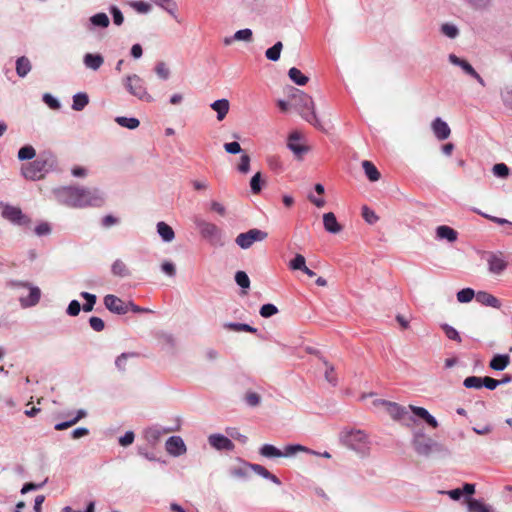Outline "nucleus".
Here are the masks:
<instances>
[{"label":"nucleus","instance_id":"nucleus-1","mask_svg":"<svg viewBox=\"0 0 512 512\" xmlns=\"http://www.w3.org/2000/svg\"><path fill=\"white\" fill-rule=\"evenodd\" d=\"M340 440L344 446L354 451L361 458L370 454L371 442L368 435L362 430H344L340 434Z\"/></svg>","mask_w":512,"mask_h":512},{"label":"nucleus","instance_id":"nucleus-2","mask_svg":"<svg viewBox=\"0 0 512 512\" xmlns=\"http://www.w3.org/2000/svg\"><path fill=\"white\" fill-rule=\"evenodd\" d=\"M292 107L304 120L316 127L318 126L319 121L310 96L299 89L292 88Z\"/></svg>","mask_w":512,"mask_h":512},{"label":"nucleus","instance_id":"nucleus-3","mask_svg":"<svg viewBox=\"0 0 512 512\" xmlns=\"http://www.w3.org/2000/svg\"><path fill=\"white\" fill-rule=\"evenodd\" d=\"M259 452L263 457H267V458L291 457V456H294L298 452H306V453H310V454H313L316 456L319 455L318 452L310 450L309 448L299 445V444L287 445L284 447L283 450H280L271 444H264L260 448Z\"/></svg>","mask_w":512,"mask_h":512},{"label":"nucleus","instance_id":"nucleus-4","mask_svg":"<svg viewBox=\"0 0 512 512\" xmlns=\"http://www.w3.org/2000/svg\"><path fill=\"white\" fill-rule=\"evenodd\" d=\"M58 202L70 207L81 208V188L61 187L55 190Z\"/></svg>","mask_w":512,"mask_h":512},{"label":"nucleus","instance_id":"nucleus-5","mask_svg":"<svg viewBox=\"0 0 512 512\" xmlns=\"http://www.w3.org/2000/svg\"><path fill=\"white\" fill-rule=\"evenodd\" d=\"M412 445L417 454L425 457L429 456L434 449L439 448V444L436 441L421 431L414 433Z\"/></svg>","mask_w":512,"mask_h":512},{"label":"nucleus","instance_id":"nucleus-6","mask_svg":"<svg viewBox=\"0 0 512 512\" xmlns=\"http://www.w3.org/2000/svg\"><path fill=\"white\" fill-rule=\"evenodd\" d=\"M127 90L140 100L151 102L153 97L147 92L143 80L136 74L128 76L125 81Z\"/></svg>","mask_w":512,"mask_h":512},{"label":"nucleus","instance_id":"nucleus-7","mask_svg":"<svg viewBox=\"0 0 512 512\" xmlns=\"http://www.w3.org/2000/svg\"><path fill=\"white\" fill-rule=\"evenodd\" d=\"M287 147L294 153L298 160L310 151V146L303 142V135L299 131H293L287 142Z\"/></svg>","mask_w":512,"mask_h":512},{"label":"nucleus","instance_id":"nucleus-8","mask_svg":"<svg viewBox=\"0 0 512 512\" xmlns=\"http://www.w3.org/2000/svg\"><path fill=\"white\" fill-rule=\"evenodd\" d=\"M47 160L42 158L22 166V174L26 179L39 180L43 178L46 171Z\"/></svg>","mask_w":512,"mask_h":512},{"label":"nucleus","instance_id":"nucleus-9","mask_svg":"<svg viewBox=\"0 0 512 512\" xmlns=\"http://www.w3.org/2000/svg\"><path fill=\"white\" fill-rule=\"evenodd\" d=\"M267 236H268V234L266 232L254 228V229H250L249 231H247L245 233H240L236 237L235 242L242 249H248L253 245L254 242L263 241L267 238Z\"/></svg>","mask_w":512,"mask_h":512},{"label":"nucleus","instance_id":"nucleus-10","mask_svg":"<svg viewBox=\"0 0 512 512\" xmlns=\"http://www.w3.org/2000/svg\"><path fill=\"white\" fill-rule=\"evenodd\" d=\"M196 226L203 238L209 240L212 244L220 243L221 230L215 224L205 220H197Z\"/></svg>","mask_w":512,"mask_h":512},{"label":"nucleus","instance_id":"nucleus-11","mask_svg":"<svg viewBox=\"0 0 512 512\" xmlns=\"http://www.w3.org/2000/svg\"><path fill=\"white\" fill-rule=\"evenodd\" d=\"M81 207L94 206L100 207L104 203V198L101 192L97 189H84L81 188Z\"/></svg>","mask_w":512,"mask_h":512},{"label":"nucleus","instance_id":"nucleus-12","mask_svg":"<svg viewBox=\"0 0 512 512\" xmlns=\"http://www.w3.org/2000/svg\"><path fill=\"white\" fill-rule=\"evenodd\" d=\"M104 305L110 312L119 315L126 314L129 311V302L126 303L112 294H108L104 297Z\"/></svg>","mask_w":512,"mask_h":512},{"label":"nucleus","instance_id":"nucleus-13","mask_svg":"<svg viewBox=\"0 0 512 512\" xmlns=\"http://www.w3.org/2000/svg\"><path fill=\"white\" fill-rule=\"evenodd\" d=\"M488 270L494 275L502 274L507 266L508 262L502 257L501 253H489L487 257Z\"/></svg>","mask_w":512,"mask_h":512},{"label":"nucleus","instance_id":"nucleus-14","mask_svg":"<svg viewBox=\"0 0 512 512\" xmlns=\"http://www.w3.org/2000/svg\"><path fill=\"white\" fill-rule=\"evenodd\" d=\"M449 61L456 66L461 67V69L469 76L474 78L481 86H485V81L483 78L477 73V71L468 63L466 60L459 58L455 54L449 55Z\"/></svg>","mask_w":512,"mask_h":512},{"label":"nucleus","instance_id":"nucleus-15","mask_svg":"<svg viewBox=\"0 0 512 512\" xmlns=\"http://www.w3.org/2000/svg\"><path fill=\"white\" fill-rule=\"evenodd\" d=\"M2 215L7 220L18 225H28L30 223V219L18 207L6 206L3 209Z\"/></svg>","mask_w":512,"mask_h":512},{"label":"nucleus","instance_id":"nucleus-16","mask_svg":"<svg viewBox=\"0 0 512 512\" xmlns=\"http://www.w3.org/2000/svg\"><path fill=\"white\" fill-rule=\"evenodd\" d=\"M431 129L434 133V136L439 141L446 140L447 138H449V136L451 134V129H450L449 125L444 120H442L440 117H436L432 121Z\"/></svg>","mask_w":512,"mask_h":512},{"label":"nucleus","instance_id":"nucleus-17","mask_svg":"<svg viewBox=\"0 0 512 512\" xmlns=\"http://www.w3.org/2000/svg\"><path fill=\"white\" fill-rule=\"evenodd\" d=\"M209 444L219 451H232L235 447L234 443L226 436L221 434H212L208 438Z\"/></svg>","mask_w":512,"mask_h":512},{"label":"nucleus","instance_id":"nucleus-18","mask_svg":"<svg viewBox=\"0 0 512 512\" xmlns=\"http://www.w3.org/2000/svg\"><path fill=\"white\" fill-rule=\"evenodd\" d=\"M375 403L381 404L386 407L387 412L395 420H401L407 414L405 407L386 400H377Z\"/></svg>","mask_w":512,"mask_h":512},{"label":"nucleus","instance_id":"nucleus-19","mask_svg":"<svg viewBox=\"0 0 512 512\" xmlns=\"http://www.w3.org/2000/svg\"><path fill=\"white\" fill-rule=\"evenodd\" d=\"M166 451L174 456H179L186 451L183 440L178 436H171L165 444Z\"/></svg>","mask_w":512,"mask_h":512},{"label":"nucleus","instance_id":"nucleus-20","mask_svg":"<svg viewBox=\"0 0 512 512\" xmlns=\"http://www.w3.org/2000/svg\"><path fill=\"white\" fill-rule=\"evenodd\" d=\"M322 223L325 230L332 234H338L342 231V225L337 221L334 213L328 212L322 215Z\"/></svg>","mask_w":512,"mask_h":512},{"label":"nucleus","instance_id":"nucleus-21","mask_svg":"<svg viewBox=\"0 0 512 512\" xmlns=\"http://www.w3.org/2000/svg\"><path fill=\"white\" fill-rule=\"evenodd\" d=\"M409 409L415 416L424 420L430 427L437 428L439 426L437 419L431 415L427 409L414 405H410Z\"/></svg>","mask_w":512,"mask_h":512},{"label":"nucleus","instance_id":"nucleus-22","mask_svg":"<svg viewBox=\"0 0 512 512\" xmlns=\"http://www.w3.org/2000/svg\"><path fill=\"white\" fill-rule=\"evenodd\" d=\"M476 301L481 305L499 309L501 307V301L494 295L486 292L479 291L476 293Z\"/></svg>","mask_w":512,"mask_h":512},{"label":"nucleus","instance_id":"nucleus-23","mask_svg":"<svg viewBox=\"0 0 512 512\" xmlns=\"http://www.w3.org/2000/svg\"><path fill=\"white\" fill-rule=\"evenodd\" d=\"M436 237L453 243L458 238V232L447 225H441L436 228Z\"/></svg>","mask_w":512,"mask_h":512},{"label":"nucleus","instance_id":"nucleus-24","mask_svg":"<svg viewBox=\"0 0 512 512\" xmlns=\"http://www.w3.org/2000/svg\"><path fill=\"white\" fill-rule=\"evenodd\" d=\"M510 364V356L508 354H496L490 360L489 367L496 371H503Z\"/></svg>","mask_w":512,"mask_h":512},{"label":"nucleus","instance_id":"nucleus-25","mask_svg":"<svg viewBox=\"0 0 512 512\" xmlns=\"http://www.w3.org/2000/svg\"><path fill=\"white\" fill-rule=\"evenodd\" d=\"M211 108L217 113V119L222 121L229 112L230 103L227 99H219L211 104Z\"/></svg>","mask_w":512,"mask_h":512},{"label":"nucleus","instance_id":"nucleus-26","mask_svg":"<svg viewBox=\"0 0 512 512\" xmlns=\"http://www.w3.org/2000/svg\"><path fill=\"white\" fill-rule=\"evenodd\" d=\"M41 296V291L38 287H30L29 286V294L27 297H22L20 299L23 307H31L36 305Z\"/></svg>","mask_w":512,"mask_h":512},{"label":"nucleus","instance_id":"nucleus-27","mask_svg":"<svg viewBox=\"0 0 512 512\" xmlns=\"http://www.w3.org/2000/svg\"><path fill=\"white\" fill-rule=\"evenodd\" d=\"M467 508L468 512H495L492 506L474 498L468 499Z\"/></svg>","mask_w":512,"mask_h":512},{"label":"nucleus","instance_id":"nucleus-28","mask_svg":"<svg viewBox=\"0 0 512 512\" xmlns=\"http://www.w3.org/2000/svg\"><path fill=\"white\" fill-rule=\"evenodd\" d=\"M83 61L87 68L96 71L102 66L104 59L100 54L87 53Z\"/></svg>","mask_w":512,"mask_h":512},{"label":"nucleus","instance_id":"nucleus-29","mask_svg":"<svg viewBox=\"0 0 512 512\" xmlns=\"http://www.w3.org/2000/svg\"><path fill=\"white\" fill-rule=\"evenodd\" d=\"M362 167L364 169L365 175L370 181L375 182L380 179V172L372 162L364 160L362 162Z\"/></svg>","mask_w":512,"mask_h":512},{"label":"nucleus","instance_id":"nucleus-30","mask_svg":"<svg viewBox=\"0 0 512 512\" xmlns=\"http://www.w3.org/2000/svg\"><path fill=\"white\" fill-rule=\"evenodd\" d=\"M230 474L236 478H246L250 474V463L241 462L230 468Z\"/></svg>","mask_w":512,"mask_h":512},{"label":"nucleus","instance_id":"nucleus-31","mask_svg":"<svg viewBox=\"0 0 512 512\" xmlns=\"http://www.w3.org/2000/svg\"><path fill=\"white\" fill-rule=\"evenodd\" d=\"M31 63L30 60L21 56L16 61V72L19 77H25L31 71Z\"/></svg>","mask_w":512,"mask_h":512},{"label":"nucleus","instance_id":"nucleus-32","mask_svg":"<svg viewBox=\"0 0 512 512\" xmlns=\"http://www.w3.org/2000/svg\"><path fill=\"white\" fill-rule=\"evenodd\" d=\"M157 232L166 242H171L175 237L173 229L165 222H159L157 224Z\"/></svg>","mask_w":512,"mask_h":512},{"label":"nucleus","instance_id":"nucleus-33","mask_svg":"<svg viewBox=\"0 0 512 512\" xmlns=\"http://www.w3.org/2000/svg\"><path fill=\"white\" fill-rule=\"evenodd\" d=\"M112 274L117 277H127L130 275V271L127 265L120 259L114 261L111 267Z\"/></svg>","mask_w":512,"mask_h":512},{"label":"nucleus","instance_id":"nucleus-34","mask_svg":"<svg viewBox=\"0 0 512 512\" xmlns=\"http://www.w3.org/2000/svg\"><path fill=\"white\" fill-rule=\"evenodd\" d=\"M251 470L254 471L255 473H257L258 475L271 480L272 482H274L276 484H280L279 479L275 475L270 473L264 466H262L260 464H250V471Z\"/></svg>","mask_w":512,"mask_h":512},{"label":"nucleus","instance_id":"nucleus-35","mask_svg":"<svg viewBox=\"0 0 512 512\" xmlns=\"http://www.w3.org/2000/svg\"><path fill=\"white\" fill-rule=\"evenodd\" d=\"M289 78L297 85L303 86L308 82V77L305 76L298 68L292 67L288 71Z\"/></svg>","mask_w":512,"mask_h":512},{"label":"nucleus","instance_id":"nucleus-36","mask_svg":"<svg viewBox=\"0 0 512 512\" xmlns=\"http://www.w3.org/2000/svg\"><path fill=\"white\" fill-rule=\"evenodd\" d=\"M224 328L227 330H230V331H235V332H249V333L257 332L256 328H254L248 324H243V323L228 322V323L224 324Z\"/></svg>","mask_w":512,"mask_h":512},{"label":"nucleus","instance_id":"nucleus-37","mask_svg":"<svg viewBox=\"0 0 512 512\" xmlns=\"http://www.w3.org/2000/svg\"><path fill=\"white\" fill-rule=\"evenodd\" d=\"M89 103V98L86 93H77L73 96L72 108L75 111H81Z\"/></svg>","mask_w":512,"mask_h":512},{"label":"nucleus","instance_id":"nucleus-38","mask_svg":"<svg viewBox=\"0 0 512 512\" xmlns=\"http://www.w3.org/2000/svg\"><path fill=\"white\" fill-rule=\"evenodd\" d=\"M283 49L281 41L276 42L272 47L268 48L265 52V56L268 60L278 61Z\"/></svg>","mask_w":512,"mask_h":512},{"label":"nucleus","instance_id":"nucleus-39","mask_svg":"<svg viewBox=\"0 0 512 512\" xmlns=\"http://www.w3.org/2000/svg\"><path fill=\"white\" fill-rule=\"evenodd\" d=\"M325 365V380L332 386L335 387L338 384V375L335 371V368L327 362H324Z\"/></svg>","mask_w":512,"mask_h":512},{"label":"nucleus","instance_id":"nucleus-40","mask_svg":"<svg viewBox=\"0 0 512 512\" xmlns=\"http://www.w3.org/2000/svg\"><path fill=\"white\" fill-rule=\"evenodd\" d=\"M85 416L86 412L84 410H79L77 412V415L73 419L56 424L55 429L58 431L68 429L69 427L75 425L80 419L84 418Z\"/></svg>","mask_w":512,"mask_h":512},{"label":"nucleus","instance_id":"nucleus-41","mask_svg":"<svg viewBox=\"0 0 512 512\" xmlns=\"http://www.w3.org/2000/svg\"><path fill=\"white\" fill-rule=\"evenodd\" d=\"M441 329L443 330V332L445 333V335L448 339L456 341L458 343H460L462 341V338H461L459 332L454 327L450 326L449 324H446V323L442 324Z\"/></svg>","mask_w":512,"mask_h":512},{"label":"nucleus","instance_id":"nucleus-42","mask_svg":"<svg viewBox=\"0 0 512 512\" xmlns=\"http://www.w3.org/2000/svg\"><path fill=\"white\" fill-rule=\"evenodd\" d=\"M463 385L468 389H480L483 387V377L469 376L465 378Z\"/></svg>","mask_w":512,"mask_h":512},{"label":"nucleus","instance_id":"nucleus-43","mask_svg":"<svg viewBox=\"0 0 512 512\" xmlns=\"http://www.w3.org/2000/svg\"><path fill=\"white\" fill-rule=\"evenodd\" d=\"M474 297L476 298V294L472 288H464L457 293V300L460 303H468Z\"/></svg>","mask_w":512,"mask_h":512},{"label":"nucleus","instance_id":"nucleus-44","mask_svg":"<svg viewBox=\"0 0 512 512\" xmlns=\"http://www.w3.org/2000/svg\"><path fill=\"white\" fill-rule=\"evenodd\" d=\"M36 155L35 149L31 145H26L20 148L18 151L19 160H30L33 159Z\"/></svg>","mask_w":512,"mask_h":512},{"label":"nucleus","instance_id":"nucleus-45","mask_svg":"<svg viewBox=\"0 0 512 512\" xmlns=\"http://www.w3.org/2000/svg\"><path fill=\"white\" fill-rule=\"evenodd\" d=\"M116 122L128 129H135L139 126L140 122L137 118L117 117Z\"/></svg>","mask_w":512,"mask_h":512},{"label":"nucleus","instance_id":"nucleus-46","mask_svg":"<svg viewBox=\"0 0 512 512\" xmlns=\"http://www.w3.org/2000/svg\"><path fill=\"white\" fill-rule=\"evenodd\" d=\"M441 32L450 39L458 36L459 30L454 24L445 23L441 26Z\"/></svg>","mask_w":512,"mask_h":512},{"label":"nucleus","instance_id":"nucleus-47","mask_svg":"<svg viewBox=\"0 0 512 512\" xmlns=\"http://www.w3.org/2000/svg\"><path fill=\"white\" fill-rule=\"evenodd\" d=\"M90 21L95 26L107 27L109 25V18L105 13L95 14L90 18Z\"/></svg>","mask_w":512,"mask_h":512},{"label":"nucleus","instance_id":"nucleus-48","mask_svg":"<svg viewBox=\"0 0 512 512\" xmlns=\"http://www.w3.org/2000/svg\"><path fill=\"white\" fill-rule=\"evenodd\" d=\"M81 296L86 300V303L83 305V310L85 312L92 311L93 307L96 303V296L94 294H90L88 292H82Z\"/></svg>","mask_w":512,"mask_h":512},{"label":"nucleus","instance_id":"nucleus-49","mask_svg":"<svg viewBox=\"0 0 512 512\" xmlns=\"http://www.w3.org/2000/svg\"><path fill=\"white\" fill-rule=\"evenodd\" d=\"M470 7L476 10H484L488 8L492 2V0H463Z\"/></svg>","mask_w":512,"mask_h":512},{"label":"nucleus","instance_id":"nucleus-50","mask_svg":"<svg viewBox=\"0 0 512 512\" xmlns=\"http://www.w3.org/2000/svg\"><path fill=\"white\" fill-rule=\"evenodd\" d=\"M493 174L499 178H505L509 175V168L505 163H497L492 168Z\"/></svg>","mask_w":512,"mask_h":512},{"label":"nucleus","instance_id":"nucleus-51","mask_svg":"<svg viewBox=\"0 0 512 512\" xmlns=\"http://www.w3.org/2000/svg\"><path fill=\"white\" fill-rule=\"evenodd\" d=\"M235 281L241 288L247 289L250 286V279L244 271L236 272Z\"/></svg>","mask_w":512,"mask_h":512},{"label":"nucleus","instance_id":"nucleus-52","mask_svg":"<svg viewBox=\"0 0 512 512\" xmlns=\"http://www.w3.org/2000/svg\"><path fill=\"white\" fill-rule=\"evenodd\" d=\"M250 156L247 155V154H243L241 157H240V162L239 164L237 165V170L242 173V174H246L249 172L250 170Z\"/></svg>","mask_w":512,"mask_h":512},{"label":"nucleus","instance_id":"nucleus-53","mask_svg":"<svg viewBox=\"0 0 512 512\" xmlns=\"http://www.w3.org/2000/svg\"><path fill=\"white\" fill-rule=\"evenodd\" d=\"M278 313V308L274 305V304H264L261 308H260V315L263 317V318H268V317H271L275 314Z\"/></svg>","mask_w":512,"mask_h":512},{"label":"nucleus","instance_id":"nucleus-54","mask_svg":"<svg viewBox=\"0 0 512 512\" xmlns=\"http://www.w3.org/2000/svg\"><path fill=\"white\" fill-rule=\"evenodd\" d=\"M362 216L369 224H374L378 220V216L375 214V212L367 206L362 208Z\"/></svg>","mask_w":512,"mask_h":512},{"label":"nucleus","instance_id":"nucleus-55","mask_svg":"<svg viewBox=\"0 0 512 512\" xmlns=\"http://www.w3.org/2000/svg\"><path fill=\"white\" fill-rule=\"evenodd\" d=\"M305 258L301 254H297L293 260L290 261L289 267L292 270H301L305 268Z\"/></svg>","mask_w":512,"mask_h":512},{"label":"nucleus","instance_id":"nucleus-56","mask_svg":"<svg viewBox=\"0 0 512 512\" xmlns=\"http://www.w3.org/2000/svg\"><path fill=\"white\" fill-rule=\"evenodd\" d=\"M155 72L161 79H164V80L168 79V77L170 75L169 68L166 66V64L164 62L157 63V65L155 67Z\"/></svg>","mask_w":512,"mask_h":512},{"label":"nucleus","instance_id":"nucleus-57","mask_svg":"<svg viewBox=\"0 0 512 512\" xmlns=\"http://www.w3.org/2000/svg\"><path fill=\"white\" fill-rule=\"evenodd\" d=\"M252 31L250 29H242V30H238L235 34H234V39L235 40H239V41H251L252 40Z\"/></svg>","mask_w":512,"mask_h":512},{"label":"nucleus","instance_id":"nucleus-58","mask_svg":"<svg viewBox=\"0 0 512 512\" xmlns=\"http://www.w3.org/2000/svg\"><path fill=\"white\" fill-rule=\"evenodd\" d=\"M261 173L257 172L250 181V187L253 194H258L261 191Z\"/></svg>","mask_w":512,"mask_h":512},{"label":"nucleus","instance_id":"nucleus-59","mask_svg":"<svg viewBox=\"0 0 512 512\" xmlns=\"http://www.w3.org/2000/svg\"><path fill=\"white\" fill-rule=\"evenodd\" d=\"M89 324H90L91 328L97 332H101L105 327L104 321L101 318L96 317V316H92L89 319Z\"/></svg>","mask_w":512,"mask_h":512},{"label":"nucleus","instance_id":"nucleus-60","mask_svg":"<svg viewBox=\"0 0 512 512\" xmlns=\"http://www.w3.org/2000/svg\"><path fill=\"white\" fill-rule=\"evenodd\" d=\"M131 6L139 13H147L151 10V5L143 1L132 2Z\"/></svg>","mask_w":512,"mask_h":512},{"label":"nucleus","instance_id":"nucleus-61","mask_svg":"<svg viewBox=\"0 0 512 512\" xmlns=\"http://www.w3.org/2000/svg\"><path fill=\"white\" fill-rule=\"evenodd\" d=\"M500 385V382L497 379L491 378L489 376L483 377V387L494 390Z\"/></svg>","mask_w":512,"mask_h":512},{"label":"nucleus","instance_id":"nucleus-62","mask_svg":"<svg viewBox=\"0 0 512 512\" xmlns=\"http://www.w3.org/2000/svg\"><path fill=\"white\" fill-rule=\"evenodd\" d=\"M224 149L229 154H237L242 151L241 146L238 142L225 143Z\"/></svg>","mask_w":512,"mask_h":512},{"label":"nucleus","instance_id":"nucleus-63","mask_svg":"<svg viewBox=\"0 0 512 512\" xmlns=\"http://www.w3.org/2000/svg\"><path fill=\"white\" fill-rule=\"evenodd\" d=\"M81 306L77 300H72L67 308V313L71 316H77L80 313Z\"/></svg>","mask_w":512,"mask_h":512},{"label":"nucleus","instance_id":"nucleus-64","mask_svg":"<svg viewBox=\"0 0 512 512\" xmlns=\"http://www.w3.org/2000/svg\"><path fill=\"white\" fill-rule=\"evenodd\" d=\"M245 400L250 406H257L260 403V396L255 392H248L245 396Z\"/></svg>","mask_w":512,"mask_h":512}]
</instances>
